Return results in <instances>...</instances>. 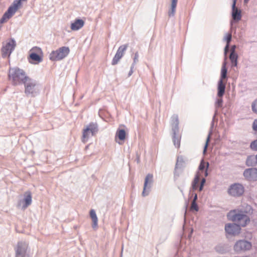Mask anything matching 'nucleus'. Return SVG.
<instances>
[{
	"mask_svg": "<svg viewBox=\"0 0 257 257\" xmlns=\"http://www.w3.org/2000/svg\"><path fill=\"white\" fill-rule=\"evenodd\" d=\"M28 77L23 69L17 67H10L9 69L8 78L14 86L23 84Z\"/></svg>",
	"mask_w": 257,
	"mask_h": 257,
	"instance_id": "1",
	"label": "nucleus"
},
{
	"mask_svg": "<svg viewBox=\"0 0 257 257\" xmlns=\"http://www.w3.org/2000/svg\"><path fill=\"white\" fill-rule=\"evenodd\" d=\"M227 217L229 219L237 222L239 227H244L249 222V219L245 214L236 210L230 211L228 213Z\"/></svg>",
	"mask_w": 257,
	"mask_h": 257,
	"instance_id": "2",
	"label": "nucleus"
},
{
	"mask_svg": "<svg viewBox=\"0 0 257 257\" xmlns=\"http://www.w3.org/2000/svg\"><path fill=\"white\" fill-rule=\"evenodd\" d=\"M23 84L25 86V93L27 96H35L38 93L39 84L36 80L28 77Z\"/></svg>",
	"mask_w": 257,
	"mask_h": 257,
	"instance_id": "3",
	"label": "nucleus"
},
{
	"mask_svg": "<svg viewBox=\"0 0 257 257\" xmlns=\"http://www.w3.org/2000/svg\"><path fill=\"white\" fill-rule=\"evenodd\" d=\"M16 46V42L13 38L3 42L1 49L2 57L3 58L9 57Z\"/></svg>",
	"mask_w": 257,
	"mask_h": 257,
	"instance_id": "4",
	"label": "nucleus"
},
{
	"mask_svg": "<svg viewBox=\"0 0 257 257\" xmlns=\"http://www.w3.org/2000/svg\"><path fill=\"white\" fill-rule=\"evenodd\" d=\"M15 257H30L28 244L25 241H20L15 248Z\"/></svg>",
	"mask_w": 257,
	"mask_h": 257,
	"instance_id": "5",
	"label": "nucleus"
},
{
	"mask_svg": "<svg viewBox=\"0 0 257 257\" xmlns=\"http://www.w3.org/2000/svg\"><path fill=\"white\" fill-rule=\"evenodd\" d=\"M68 47H62L50 54V59L52 61L60 60L66 57L69 53Z\"/></svg>",
	"mask_w": 257,
	"mask_h": 257,
	"instance_id": "6",
	"label": "nucleus"
},
{
	"mask_svg": "<svg viewBox=\"0 0 257 257\" xmlns=\"http://www.w3.org/2000/svg\"><path fill=\"white\" fill-rule=\"evenodd\" d=\"M251 247V243L245 240H239L236 241L234 245V250L236 252H240L249 250Z\"/></svg>",
	"mask_w": 257,
	"mask_h": 257,
	"instance_id": "7",
	"label": "nucleus"
},
{
	"mask_svg": "<svg viewBox=\"0 0 257 257\" xmlns=\"http://www.w3.org/2000/svg\"><path fill=\"white\" fill-rule=\"evenodd\" d=\"M42 53L39 47H34L30 50L29 62L31 63H38L42 61V58L39 54Z\"/></svg>",
	"mask_w": 257,
	"mask_h": 257,
	"instance_id": "8",
	"label": "nucleus"
},
{
	"mask_svg": "<svg viewBox=\"0 0 257 257\" xmlns=\"http://www.w3.org/2000/svg\"><path fill=\"white\" fill-rule=\"evenodd\" d=\"M153 182V175L151 174H148L145 179L142 195L146 196L148 195Z\"/></svg>",
	"mask_w": 257,
	"mask_h": 257,
	"instance_id": "9",
	"label": "nucleus"
},
{
	"mask_svg": "<svg viewBox=\"0 0 257 257\" xmlns=\"http://www.w3.org/2000/svg\"><path fill=\"white\" fill-rule=\"evenodd\" d=\"M32 202V197L30 191L25 192L24 199L19 201L18 206L21 207L22 209H25L30 206Z\"/></svg>",
	"mask_w": 257,
	"mask_h": 257,
	"instance_id": "10",
	"label": "nucleus"
},
{
	"mask_svg": "<svg viewBox=\"0 0 257 257\" xmlns=\"http://www.w3.org/2000/svg\"><path fill=\"white\" fill-rule=\"evenodd\" d=\"M244 192V188L241 184H234L230 186L228 193L233 196H239L241 195Z\"/></svg>",
	"mask_w": 257,
	"mask_h": 257,
	"instance_id": "11",
	"label": "nucleus"
},
{
	"mask_svg": "<svg viewBox=\"0 0 257 257\" xmlns=\"http://www.w3.org/2000/svg\"><path fill=\"white\" fill-rule=\"evenodd\" d=\"M226 233L231 235H236L240 233V227L236 223H227L225 226Z\"/></svg>",
	"mask_w": 257,
	"mask_h": 257,
	"instance_id": "12",
	"label": "nucleus"
},
{
	"mask_svg": "<svg viewBox=\"0 0 257 257\" xmlns=\"http://www.w3.org/2000/svg\"><path fill=\"white\" fill-rule=\"evenodd\" d=\"M243 176L248 181H257V169L251 168L245 169L243 172Z\"/></svg>",
	"mask_w": 257,
	"mask_h": 257,
	"instance_id": "13",
	"label": "nucleus"
},
{
	"mask_svg": "<svg viewBox=\"0 0 257 257\" xmlns=\"http://www.w3.org/2000/svg\"><path fill=\"white\" fill-rule=\"evenodd\" d=\"M127 46H128L127 45L125 44V45H121L118 48L114 57H113V58L112 59V61L111 62L112 65H116V64H117V63L119 62L120 59L123 56V55L127 48Z\"/></svg>",
	"mask_w": 257,
	"mask_h": 257,
	"instance_id": "14",
	"label": "nucleus"
},
{
	"mask_svg": "<svg viewBox=\"0 0 257 257\" xmlns=\"http://www.w3.org/2000/svg\"><path fill=\"white\" fill-rule=\"evenodd\" d=\"M185 160L184 157L182 156H178L176 164L175 170H174V178L177 179L180 176L181 172L178 171V169L183 168L185 167Z\"/></svg>",
	"mask_w": 257,
	"mask_h": 257,
	"instance_id": "15",
	"label": "nucleus"
},
{
	"mask_svg": "<svg viewBox=\"0 0 257 257\" xmlns=\"http://www.w3.org/2000/svg\"><path fill=\"white\" fill-rule=\"evenodd\" d=\"M122 126V125H120L119 127L117 130L115 136L116 142L119 145H121L122 144L121 142L124 141L126 137L125 131L124 129L120 128Z\"/></svg>",
	"mask_w": 257,
	"mask_h": 257,
	"instance_id": "16",
	"label": "nucleus"
},
{
	"mask_svg": "<svg viewBox=\"0 0 257 257\" xmlns=\"http://www.w3.org/2000/svg\"><path fill=\"white\" fill-rule=\"evenodd\" d=\"M84 24L83 20L77 19L71 24L70 28L72 31H78L84 26Z\"/></svg>",
	"mask_w": 257,
	"mask_h": 257,
	"instance_id": "17",
	"label": "nucleus"
},
{
	"mask_svg": "<svg viewBox=\"0 0 257 257\" xmlns=\"http://www.w3.org/2000/svg\"><path fill=\"white\" fill-rule=\"evenodd\" d=\"M232 12L231 16L232 19L235 21H239L241 19V10L238 9L236 6H232L231 7Z\"/></svg>",
	"mask_w": 257,
	"mask_h": 257,
	"instance_id": "18",
	"label": "nucleus"
},
{
	"mask_svg": "<svg viewBox=\"0 0 257 257\" xmlns=\"http://www.w3.org/2000/svg\"><path fill=\"white\" fill-rule=\"evenodd\" d=\"M171 120L172 121V131L173 135H178L179 132V119L178 116L177 114H174L172 117Z\"/></svg>",
	"mask_w": 257,
	"mask_h": 257,
	"instance_id": "19",
	"label": "nucleus"
},
{
	"mask_svg": "<svg viewBox=\"0 0 257 257\" xmlns=\"http://www.w3.org/2000/svg\"><path fill=\"white\" fill-rule=\"evenodd\" d=\"M15 13L12 10V9L9 8L8 10L5 13L2 18L0 20V23L4 24L6 23L8 20H9Z\"/></svg>",
	"mask_w": 257,
	"mask_h": 257,
	"instance_id": "20",
	"label": "nucleus"
},
{
	"mask_svg": "<svg viewBox=\"0 0 257 257\" xmlns=\"http://www.w3.org/2000/svg\"><path fill=\"white\" fill-rule=\"evenodd\" d=\"M15 13L12 10V9L9 8L8 10L5 13L2 18L0 20V23L4 24L6 23L8 20H9Z\"/></svg>",
	"mask_w": 257,
	"mask_h": 257,
	"instance_id": "21",
	"label": "nucleus"
},
{
	"mask_svg": "<svg viewBox=\"0 0 257 257\" xmlns=\"http://www.w3.org/2000/svg\"><path fill=\"white\" fill-rule=\"evenodd\" d=\"M225 82H223L222 79H220L218 83L217 86V95L219 97H222L225 92Z\"/></svg>",
	"mask_w": 257,
	"mask_h": 257,
	"instance_id": "22",
	"label": "nucleus"
},
{
	"mask_svg": "<svg viewBox=\"0 0 257 257\" xmlns=\"http://www.w3.org/2000/svg\"><path fill=\"white\" fill-rule=\"evenodd\" d=\"M90 216L92 221V227L93 228L95 229L97 227L98 218L94 210L91 209L90 211Z\"/></svg>",
	"mask_w": 257,
	"mask_h": 257,
	"instance_id": "23",
	"label": "nucleus"
},
{
	"mask_svg": "<svg viewBox=\"0 0 257 257\" xmlns=\"http://www.w3.org/2000/svg\"><path fill=\"white\" fill-rule=\"evenodd\" d=\"M177 2L178 0H171V7L168 11V16L170 17L175 15Z\"/></svg>",
	"mask_w": 257,
	"mask_h": 257,
	"instance_id": "24",
	"label": "nucleus"
},
{
	"mask_svg": "<svg viewBox=\"0 0 257 257\" xmlns=\"http://www.w3.org/2000/svg\"><path fill=\"white\" fill-rule=\"evenodd\" d=\"M86 130H89L91 132V136H93L98 132V126L96 123H90L86 126Z\"/></svg>",
	"mask_w": 257,
	"mask_h": 257,
	"instance_id": "25",
	"label": "nucleus"
},
{
	"mask_svg": "<svg viewBox=\"0 0 257 257\" xmlns=\"http://www.w3.org/2000/svg\"><path fill=\"white\" fill-rule=\"evenodd\" d=\"M257 164L256 156H250L247 157L246 161V164L248 166H254Z\"/></svg>",
	"mask_w": 257,
	"mask_h": 257,
	"instance_id": "26",
	"label": "nucleus"
},
{
	"mask_svg": "<svg viewBox=\"0 0 257 257\" xmlns=\"http://www.w3.org/2000/svg\"><path fill=\"white\" fill-rule=\"evenodd\" d=\"M226 62L225 60L222 64V67H221V77H220V79H222V80H223V79L226 78L227 70L226 67Z\"/></svg>",
	"mask_w": 257,
	"mask_h": 257,
	"instance_id": "27",
	"label": "nucleus"
},
{
	"mask_svg": "<svg viewBox=\"0 0 257 257\" xmlns=\"http://www.w3.org/2000/svg\"><path fill=\"white\" fill-rule=\"evenodd\" d=\"M181 137L179 135H173V141L174 146L176 148H179L180 146Z\"/></svg>",
	"mask_w": 257,
	"mask_h": 257,
	"instance_id": "28",
	"label": "nucleus"
},
{
	"mask_svg": "<svg viewBox=\"0 0 257 257\" xmlns=\"http://www.w3.org/2000/svg\"><path fill=\"white\" fill-rule=\"evenodd\" d=\"M91 132H90L89 130H86V127L85 129H84L82 139V142L83 143L86 142L88 141Z\"/></svg>",
	"mask_w": 257,
	"mask_h": 257,
	"instance_id": "29",
	"label": "nucleus"
},
{
	"mask_svg": "<svg viewBox=\"0 0 257 257\" xmlns=\"http://www.w3.org/2000/svg\"><path fill=\"white\" fill-rule=\"evenodd\" d=\"M237 54H230L229 59L231 62L232 66H236L237 65Z\"/></svg>",
	"mask_w": 257,
	"mask_h": 257,
	"instance_id": "30",
	"label": "nucleus"
},
{
	"mask_svg": "<svg viewBox=\"0 0 257 257\" xmlns=\"http://www.w3.org/2000/svg\"><path fill=\"white\" fill-rule=\"evenodd\" d=\"M200 180V177L198 174L197 173L194 179V180L192 182V187L193 190H196L197 188V185L199 183Z\"/></svg>",
	"mask_w": 257,
	"mask_h": 257,
	"instance_id": "31",
	"label": "nucleus"
},
{
	"mask_svg": "<svg viewBox=\"0 0 257 257\" xmlns=\"http://www.w3.org/2000/svg\"><path fill=\"white\" fill-rule=\"evenodd\" d=\"M212 134V132L210 131L208 135V137H207V138L206 139V143H205V145L204 146V150H203V153L205 154L206 151V150H207V147H208V143L210 141V137H211V135Z\"/></svg>",
	"mask_w": 257,
	"mask_h": 257,
	"instance_id": "32",
	"label": "nucleus"
},
{
	"mask_svg": "<svg viewBox=\"0 0 257 257\" xmlns=\"http://www.w3.org/2000/svg\"><path fill=\"white\" fill-rule=\"evenodd\" d=\"M250 147L252 150L257 151V139L251 142Z\"/></svg>",
	"mask_w": 257,
	"mask_h": 257,
	"instance_id": "33",
	"label": "nucleus"
},
{
	"mask_svg": "<svg viewBox=\"0 0 257 257\" xmlns=\"http://www.w3.org/2000/svg\"><path fill=\"white\" fill-rule=\"evenodd\" d=\"M133 63L132 65H134V66L139 61V53L138 52H136L135 54V57L134 58Z\"/></svg>",
	"mask_w": 257,
	"mask_h": 257,
	"instance_id": "34",
	"label": "nucleus"
},
{
	"mask_svg": "<svg viewBox=\"0 0 257 257\" xmlns=\"http://www.w3.org/2000/svg\"><path fill=\"white\" fill-rule=\"evenodd\" d=\"M205 164H206V163L203 160H202L199 166V170L202 171L205 168H206V166H205Z\"/></svg>",
	"mask_w": 257,
	"mask_h": 257,
	"instance_id": "35",
	"label": "nucleus"
},
{
	"mask_svg": "<svg viewBox=\"0 0 257 257\" xmlns=\"http://www.w3.org/2000/svg\"><path fill=\"white\" fill-rule=\"evenodd\" d=\"M231 37H232V36H231V34H227L224 38V40H225L227 42V44H229L230 42L231 41Z\"/></svg>",
	"mask_w": 257,
	"mask_h": 257,
	"instance_id": "36",
	"label": "nucleus"
},
{
	"mask_svg": "<svg viewBox=\"0 0 257 257\" xmlns=\"http://www.w3.org/2000/svg\"><path fill=\"white\" fill-rule=\"evenodd\" d=\"M252 109L254 112L257 113V99L252 104Z\"/></svg>",
	"mask_w": 257,
	"mask_h": 257,
	"instance_id": "37",
	"label": "nucleus"
},
{
	"mask_svg": "<svg viewBox=\"0 0 257 257\" xmlns=\"http://www.w3.org/2000/svg\"><path fill=\"white\" fill-rule=\"evenodd\" d=\"M191 209L192 210H195L196 211H197L198 210V206H197L196 203L194 202V201L192 202Z\"/></svg>",
	"mask_w": 257,
	"mask_h": 257,
	"instance_id": "38",
	"label": "nucleus"
},
{
	"mask_svg": "<svg viewBox=\"0 0 257 257\" xmlns=\"http://www.w3.org/2000/svg\"><path fill=\"white\" fill-rule=\"evenodd\" d=\"M222 99L221 98H219L217 100V101L216 102V107H220L222 106Z\"/></svg>",
	"mask_w": 257,
	"mask_h": 257,
	"instance_id": "39",
	"label": "nucleus"
},
{
	"mask_svg": "<svg viewBox=\"0 0 257 257\" xmlns=\"http://www.w3.org/2000/svg\"><path fill=\"white\" fill-rule=\"evenodd\" d=\"M205 182H206V180L205 178H203L201 180V184H200V187L199 188V191H201L203 190V186H204V185Z\"/></svg>",
	"mask_w": 257,
	"mask_h": 257,
	"instance_id": "40",
	"label": "nucleus"
},
{
	"mask_svg": "<svg viewBox=\"0 0 257 257\" xmlns=\"http://www.w3.org/2000/svg\"><path fill=\"white\" fill-rule=\"evenodd\" d=\"M253 130L255 131H257V119H255L252 124Z\"/></svg>",
	"mask_w": 257,
	"mask_h": 257,
	"instance_id": "41",
	"label": "nucleus"
},
{
	"mask_svg": "<svg viewBox=\"0 0 257 257\" xmlns=\"http://www.w3.org/2000/svg\"><path fill=\"white\" fill-rule=\"evenodd\" d=\"M235 48H236V46L235 45H233L231 47V53L230 54H237L236 53H235Z\"/></svg>",
	"mask_w": 257,
	"mask_h": 257,
	"instance_id": "42",
	"label": "nucleus"
},
{
	"mask_svg": "<svg viewBox=\"0 0 257 257\" xmlns=\"http://www.w3.org/2000/svg\"><path fill=\"white\" fill-rule=\"evenodd\" d=\"M209 164L208 162H207L206 163V170H205V173H204V175L205 177H207L208 175V172H207V170H208V168L209 167Z\"/></svg>",
	"mask_w": 257,
	"mask_h": 257,
	"instance_id": "43",
	"label": "nucleus"
},
{
	"mask_svg": "<svg viewBox=\"0 0 257 257\" xmlns=\"http://www.w3.org/2000/svg\"><path fill=\"white\" fill-rule=\"evenodd\" d=\"M135 66H134V65H132L131 67V70L128 73V76H130L132 75L133 73V69L134 68Z\"/></svg>",
	"mask_w": 257,
	"mask_h": 257,
	"instance_id": "44",
	"label": "nucleus"
},
{
	"mask_svg": "<svg viewBox=\"0 0 257 257\" xmlns=\"http://www.w3.org/2000/svg\"><path fill=\"white\" fill-rule=\"evenodd\" d=\"M228 48H229V45L228 44H226L225 47V49H224V53L225 54H226L227 52L228 51Z\"/></svg>",
	"mask_w": 257,
	"mask_h": 257,
	"instance_id": "45",
	"label": "nucleus"
},
{
	"mask_svg": "<svg viewBox=\"0 0 257 257\" xmlns=\"http://www.w3.org/2000/svg\"><path fill=\"white\" fill-rule=\"evenodd\" d=\"M197 199V195L196 194H195L192 201H194V202H196Z\"/></svg>",
	"mask_w": 257,
	"mask_h": 257,
	"instance_id": "46",
	"label": "nucleus"
},
{
	"mask_svg": "<svg viewBox=\"0 0 257 257\" xmlns=\"http://www.w3.org/2000/svg\"><path fill=\"white\" fill-rule=\"evenodd\" d=\"M237 0H233L232 6H236Z\"/></svg>",
	"mask_w": 257,
	"mask_h": 257,
	"instance_id": "47",
	"label": "nucleus"
},
{
	"mask_svg": "<svg viewBox=\"0 0 257 257\" xmlns=\"http://www.w3.org/2000/svg\"><path fill=\"white\" fill-rule=\"evenodd\" d=\"M249 0H244V4H247Z\"/></svg>",
	"mask_w": 257,
	"mask_h": 257,
	"instance_id": "48",
	"label": "nucleus"
}]
</instances>
